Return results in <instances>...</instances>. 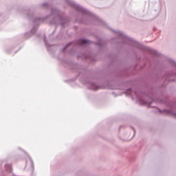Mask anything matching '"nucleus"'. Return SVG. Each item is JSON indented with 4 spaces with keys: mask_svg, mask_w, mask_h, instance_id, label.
Instances as JSON below:
<instances>
[{
    "mask_svg": "<svg viewBox=\"0 0 176 176\" xmlns=\"http://www.w3.org/2000/svg\"><path fill=\"white\" fill-rule=\"evenodd\" d=\"M80 82H81L82 85H86L87 89L89 90H100L102 87L101 86L98 85L97 82L87 80L86 78L80 79Z\"/></svg>",
    "mask_w": 176,
    "mask_h": 176,
    "instance_id": "7",
    "label": "nucleus"
},
{
    "mask_svg": "<svg viewBox=\"0 0 176 176\" xmlns=\"http://www.w3.org/2000/svg\"><path fill=\"white\" fill-rule=\"evenodd\" d=\"M125 94L126 96H130L131 97H135L137 101L140 105H147L148 108H151V104L155 101L153 100V94L152 93L146 94L145 92L133 91L131 88H128L125 91Z\"/></svg>",
    "mask_w": 176,
    "mask_h": 176,
    "instance_id": "4",
    "label": "nucleus"
},
{
    "mask_svg": "<svg viewBox=\"0 0 176 176\" xmlns=\"http://www.w3.org/2000/svg\"><path fill=\"white\" fill-rule=\"evenodd\" d=\"M6 160L7 162H9V160H10L12 163H16V162H17V158L16 157H8L6 159Z\"/></svg>",
    "mask_w": 176,
    "mask_h": 176,
    "instance_id": "12",
    "label": "nucleus"
},
{
    "mask_svg": "<svg viewBox=\"0 0 176 176\" xmlns=\"http://www.w3.org/2000/svg\"><path fill=\"white\" fill-rule=\"evenodd\" d=\"M132 129L133 130L134 133H135V129H134V128L131 127Z\"/></svg>",
    "mask_w": 176,
    "mask_h": 176,
    "instance_id": "15",
    "label": "nucleus"
},
{
    "mask_svg": "<svg viewBox=\"0 0 176 176\" xmlns=\"http://www.w3.org/2000/svg\"><path fill=\"white\" fill-rule=\"evenodd\" d=\"M74 43V41H72L69 43H67L62 50V53H64L65 52H67V50L69 51V53L71 54H72V52H71V50H68L69 49V47L72 46V44Z\"/></svg>",
    "mask_w": 176,
    "mask_h": 176,
    "instance_id": "10",
    "label": "nucleus"
},
{
    "mask_svg": "<svg viewBox=\"0 0 176 176\" xmlns=\"http://www.w3.org/2000/svg\"><path fill=\"white\" fill-rule=\"evenodd\" d=\"M61 63L63 65H69V62H68V60H62Z\"/></svg>",
    "mask_w": 176,
    "mask_h": 176,
    "instance_id": "14",
    "label": "nucleus"
},
{
    "mask_svg": "<svg viewBox=\"0 0 176 176\" xmlns=\"http://www.w3.org/2000/svg\"><path fill=\"white\" fill-rule=\"evenodd\" d=\"M76 67H78V65H76Z\"/></svg>",
    "mask_w": 176,
    "mask_h": 176,
    "instance_id": "17",
    "label": "nucleus"
},
{
    "mask_svg": "<svg viewBox=\"0 0 176 176\" xmlns=\"http://www.w3.org/2000/svg\"><path fill=\"white\" fill-rule=\"evenodd\" d=\"M79 75H80V73H79Z\"/></svg>",
    "mask_w": 176,
    "mask_h": 176,
    "instance_id": "18",
    "label": "nucleus"
},
{
    "mask_svg": "<svg viewBox=\"0 0 176 176\" xmlns=\"http://www.w3.org/2000/svg\"><path fill=\"white\" fill-rule=\"evenodd\" d=\"M54 32H56V30H54L53 32H52V34H53Z\"/></svg>",
    "mask_w": 176,
    "mask_h": 176,
    "instance_id": "16",
    "label": "nucleus"
},
{
    "mask_svg": "<svg viewBox=\"0 0 176 176\" xmlns=\"http://www.w3.org/2000/svg\"><path fill=\"white\" fill-rule=\"evenodd\" d=\"M66 3L75 9L78 13H80L81 17L78 16L76 21L80 24H94V25H107L105 21H102L94 14L90 12L83 6L76 3L74 0H65Z\"/></svg>",
    "mask_w": 176,
    "mask_h": 176,
    "instance_id": "2",
    "label": "nucleus"
},
{
    "mask_svg": "<svg viewBox=\"0 0 176 176\" xmlns=\"http://www.w3.org/2000/svg\"><path fill=\"white\" fill-rule=\"evenodd\" d=\"M25 168H29V170H34V162L32 161V159H31V157L25 152Z\"/></svg>",
    "mask_w": 176,
    "mask_h": 176,
    "instance_id": "8",
    "label": "nucleus"
},
{
    "mask_svg": "<svg viewBox=\"0 0 176 176\" xmlns=\"http://www.w3.org/2000/svg\"><path fill=\"white\" fill-rule=\"evenodd\" d=\"M162 86L166 87V85L169 82H174L176 80V73L173 72H166L163 76L160 78Z\"/></svg>",
    "mask_w": 176,
    "mask_h": 176,
    "instance_id": "5",
    "label": "nucleus"
},
{
    "mask_svg": "<svg viewBox=\"0 0 176 176\" xmlns=\"http://www.w3.org/2000/svg\"><path fill=\"white\" fill-rule=\"evenodd\" d=\"M44 43H45V47H47V50L48 52H52V47L53 45L49 44V43H47V39L46 38V36H45L44 37Z\"/></svg>",
    "mask_w": 176,
    "mask_h": 176,
    "instance_id": "11",
    "label": "nucleus"
},
{
    "mask_svg": "<svg viewBox=\"0 0 176 176\" xmlns=\"http://www.w3.org/2000/svg\"><path fill=\"white\" fill-rule=\"evenodd\" d=\"M24 13H26L27 18L28 20H32L33 23V27L30 32L25 34V38H26L35 35L38 27L42 23H48L50 25H55L56 28L58 25H60L62 28H65V27H69L71 24V18L65 15V12L61 11L60 9L56 8H52L50 14L44 17L35 16V14L31 9L25 10Z\"/></svg>",
    "mask_w": 176,
    "mask_h": 176,
    "instance_id": "1",
    "label": "nucleus"
},
{
    "mask_svg": "<svg viewBox=\"0 0 176 176\" xmlns=\"http://www.w3.org/2000/svg\"><path fill=\"white\" fill-rule=\"evenodd\" d=\"M78 43L80 46H85L86 45H91V43H94L96 46H98L99 49H104L105 47V41L102 38H99L97 42H93L90 40H87L86 38H79L78 40Z\"/></svg>",
    "mask_w": 176,
    "mask_h": 176,
    "instance_id": "6",
    "label": "nucleus"
},
{
    "mask_svg": "<svg viewBox=\"0 0 176 176\" xmlns=\"http://www.w3.org/2000/svg\"><path fill=\"white\" fill-rule=\"evenodd\" d=\"M112 31L116 35L118 36L117 38L120 39V41L118 42L119 45H121L122 46H124V45H129V46H132L133 47L138 49L139 50H146L148 53L153 54V56H159L157 51L148 47L143 46L135 40L124 34V33H123L122 31H118L115 30H112Z\"/></svg>",
    "mask_w": 176,
    "mask_h": 176,
    "instance_id": "3",
    "label": "nucleus"
},
{
    "mask_svg": "<svg viewBox=\"0 0 176 176\" xmlns=\"http://www.w3.org/2000/svg\"><path fill=\"white\" fill-rule=\"evenodd\" d=\"M157 109H158V112L160 113H163V112H164L165 115H169V116H171V115H173L176 118V113L173 112L171 110H168V109H164L162 110L159 108H157Z\"/></svg>",
    "mask_w": 176,
    "mask_h": 176,
    "instance_id": "9",
    "label": "nucleus"
},
{
    "mask_svg": "<svg viewBox=\"0 0 176 176\" xmlns=\"http://www.w3.org/2000/svg\"><path fill=\"white\" fill-rule=\"evenodd\" d=\"M40 8H43V9H49L50 6H49V3H42L41 4L39 5Z\"/></svg>",
    "mask_w": 176,
    "mask_h": 176,
    "instance_id": "13",
    "label": "nucleus"
}]
</instances>
